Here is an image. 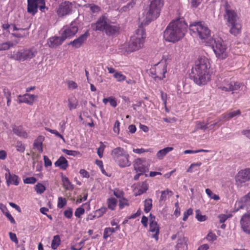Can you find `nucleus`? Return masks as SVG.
<instances>
[{"label": "nucleus", "mask_w": 250, "mask_h": 250, "mask_svg": "<svg viewBox=\"0 0 250 250\" xmlns=\"http://www.w3.org/2000/svg\"><path fill=\"white\" fill-rule=\"evenodd\" d=\"M107 208L104 207H102L100 208L97 209L94 213L96 214L97 218L102 216L106 211Z\"/></svg>", "instance_id": "49"}, {"label": "nucleus", "mask_w": 250, "mask_h": 250, "mask_svg": "<svg viewBox=\"0 0 250 250\" xmlns=\"http://www.w3.org/2000/svg\"><path fill=\"white\" fill-rule=\"evenodd\" d=\"M108 22L104 17L99 18L96 23L92 24V27L94 30L99 31H105Z\"/></svg>", "instance_id": "21"}, {"label": "nucleus", "mask_w": 250, "mask_h": 250, "mask_svg": "<svg viewBox=\"0 0 250 250\" xmlns=\"http://www.w3.org/2000/svg\"><path fill=\"white\" fill-rule=\"evenodd\" d=\"M210 123L209 120H208L207 122L205 123L201 121H197L195 123V128L193 132L196 131L198 129H202L205 130L208 128V125Z\"/></svg>", "instance_id": "31"}, {"label": "nucleus", "mask_w": 250, "mask_h": 250, "mask_svg": "<svg viewBox=\"0 0 250 250\" xmlns=\"http://www.w3.org/2000/svg\"><path fill=\"white\" fill-rule=\"evenodd\" d=\"M173 150L172 147H167L158 151L156 157L159 160H162L166 155Z\"/></svg>", "instance_id": "29"}, {"label": "nucleus", "mask_w": 250, "mask_h": 250, "mask_svg": "<svg viewBox=\"0 0 250 250\" xmlns=\"http://www.w3.org/2000/svg\"><path fill=\"white\" fill-rule=\"evenodd\" d=\"M146 33L142 28L138 29L136 33L131 36L129 42L125 45V51L131 53L142 48L144 46Z\"/></svg>", "instance_id": "5"}, {"label": "nucleus", "mask_w": 250, "mask_h": 250, "mask_svg": "<svg viewBox=\"0 0 250 250\" xmlns=\"http://www.w3.org/2000/svg\"><path fill=\"white\" fill-rule=\"evenodd\" d=\"M10 58L16 61H24L23 50L14 52L12 54H11Z\"/></svg>", "instance_id": "32"}, {"label": "nucleus", "mask_w": 250, "mask_h": 250, "mask_svg": "<svg viewBox=\"0 0 250 250\" xmlns=\"http://www.w3.org/2000/svg\"><path fill=\"white\" fill-rule=\"evenodd\" d=\"M37 182V179L34 177H27L23 179V182L26 184H34Z\"/></svg>", "instance_id": "55"}, {"label": "nucleus", "mask_w": 250, "mask_h": 250, "mask_svg": "<svg viewBox=\"0 0 250 250\" xmlns=\"http://www.w3.org/2000/svg\"><path fill=\"white\" fill-rule=\"evenodd\" d=\"M206 193L210 199H212L215 201H218L220 199L219 196L218 195L213 193L209 188H207L206 189Z\"/></svg>", "instance_id": "46"}, {"label": "nucleus", "mask_w": 250, "mask_h": 250, "mask_svg": "<svg viewBox=\"0 0 250 250\" xmlns=\"http://www.w3.org/2000/svg\"><path fill=\"white\" fill-rule=\"evenodd\" d=\"M232 216V214L230 212H227L225 214H221L218 216L219 222L221 223H224L228 218Z\"/></svg>", "instance_id": "39"}, {"label": "nucleus", "mask_w": 250, "mask_h": 250, "mask_svg": "<svg viewBox=\"0 0 250 250\" xmlns=\"http://www.w3.org/2000/svg\"><path fill=\"white\" fill-rule=\"evenodd\" d=\"M196 218L200 222H204L207 219V217L205 215H202L200 210H196Z\"/></svg>", "instance_id": "50"}, {"label": "nucleus", "mask_w": 250, "mask_h": 250, "mask_svg": "<svg viewBox=\"0 0 250 250\" xmlns=\"http://www.w3.org/2000/svg\"><path fill=\"white\" fill-rule=\"evenodd\" d=\"M16 43H13L10 42H7L0 44V51L6 50L9 49L10 47L14 46Z\"/></svg>", "instance_id": "42"}, {"label": "nucleus", "mask_w": 250, "mask_h": 250, "mask_svg": "<svg viewBox=\"0 0 250 250\" xmlns=\"http://www.w3.org/2000/svg\"><path fill=\"white\" fill-rule=\"evenodd\" d=\"M241 111L240 110H234L229 113L223 114L221 115V118L223 120H229L230 119L235 118L240 116Z\"/></svg>", "instance_id": "28"}, {"label": "nucleus", "mask_w": 250, "mask_h": 250, "mask_svg": "<svg viewBox=\"0 0 250 250\" xmlns=\"http://www.w3.org/2000/svg\"><path fill=\"white\" fill-rule=\"evenodd\" d=\"M206 238L208 241H213L217 239V236L215 233L212 231H209L208 234Z\"/></svg>", "instance_id": "60"}, {"label": "nucleus", "mask_w": 250, "mask_h": 250, "mask_svg": "<svg viewBox=\"0 0 250 250\" xmlns=\"http://www.w3.org/2000/svg\"><path fill=\"white\" fill-rule=\"evenodd\" d=\"M148 185L146 182H142L139 186L138 195H141L145 193L148 189Z\"/></svg>", "instance_id": "34"}, {"label": "nucleus", "mask_w": 250, "mask_h": 250, "mask_svg": "<svg viewBox=\"0 0 250 250\" xmlns=\"http://www.w3.org/2000/svg\"><path fill=\"white\" fill-rule=\"evenodd\" d=\"M133 167L136 172L143 174L148 171V167L146 160L141 158H137L133 161Z\"/></svg>", "instance_id": "14"}, {"label": "nucleus", "mask_w": 250, "mask_h": 250, "mask_svg": "<svg viewBox=\"0 0 250 250\" xmlns=\"http://www.w3.org/2000/svg\"><path fill=\"white\" fill-rule=\"evenodd\" d=\"M64 215L68 219H70L73 215V209L71 208H68L64 211Z\"/></svg>", "instance_id": "61"}, {"label": "nucleus", "mask_w": 250, "mask_h": 250, "mask_svg": "<svg viewBox=\"0 0 250 250\" xmlns=\"http://www.w3.org/2000/svg\"><path fill=\"white\" fill-rule=\"evenodd\" d=\"M78 105V101L75 97H72L68 99V106L70 110L76 109Z\"/></svg>", "instance_id": "33"}, {"label": "nucleus", "mask_w": 250, "mask_h": 250, "mask_svg": "<svg viewBox=\"0 0 250 250\" xmlns=\"http://www.w3.org/2000/svg\"><path fill=\"white\" fill-rule=\"evenodd\" d=\"M207 45L211 46L216 57L220 60H224L228 56V47L226 42L219 38L211 39L207 42Z\"/></svg>", "instance_id": "7"}, {"label": "nucleus", "mask_w": 250, "mask_h": 250, "mask_svg": "<svg viewBox=\"0 0 250 250\" xmlns=\"http://www.w3.org/2000/svg\"><path fill=\"white\" fill-rule=\"evenodd\" d=\"M193 213V210L192 208H189L187 210L184 212L183 220L186 221L187 220L189 216Z\"/></svg>", "instance_id": "57"}, {"label": "nucleus", "mask_w": 250, "mask_h": 250, "mask_svg": "<svg viewBox=\"0 0 250 250\" xmlns=\"http://www.w3.org/2000/svg\"><path fill=\"white\" fill-rule=\"evenodd\" d=\"M244 85L239 82H235L231 78L225 79L219 86V88L224 91H231L243 89Z\"/></svg>", "instance_id": "10"}, {"label": "nucleus", "mask_w": 250, "mask_h": 250, "mask_svg": "<svg viewBox=\"0 0 250 250\" xmlns=\"http://www.w3.org/2000/svg\"><path fill=\"white\" fill-rule=\"evenodd\" d=\"M15 147L18 151L20 152H23L25 150V146L21 142H17Z\"/></svg>", "instance_id": "53"}, {"label": "nucleus", "mask_w": 250, "mask_h": 250, "mask_svg": "<svg viewBox=\"0 0 250 250\" xmlns=\"http://www.w3.org/2000/svg\"><path fill=\"white\" fill-rule=\"evenodd\" d=\"M119 27L118 26L108 23L105 29V33L108 35H114L119 32Z\"/></svg>", "instance_id": "26"}, {"label": "nucleus", "mask_w": 250, "mask_h": 250, "mask_svg": "<svg viewBox=\"0 0 250 250\" xmlns=\"http://www.w3.org/2000/svg\"><path fill=\"white\" fill-rule=\"evenodd\" d=\"M104 148L105 146L102 143H101V146L97 150V154L100 158H102L103 156V152Z\"/></svg>", "instance_id": "62"}, {"label": "nucleus", "mask_w": 250, "mask_h": 250, "mask_svg": "<svg viewBox=\"0 0 250 250\" xmlns=\"http://www.w3.org/2000/svg\"><path fill=\"white\" fill-rule=\"evenodd\" d=\"M111 155L114 161L121 167H125L131 165L129 160V155L127 152L121 147H117L113 149Z\"/></svg>", "instance_id": "9"}, {"label": "nucleus", "mask_w": 250, "mask_h": 250, "mask_svg": "<svg viewBox=\"0 0 250 250\" xmlns=\"http://www.w3.org/2000/svg\"><path fill=\"white\" fill-rule=\"evenodd\" d=\"M113 77L119 82H122L126 80V77L120 72L115 73Z\"/></svg>", "instance_id": "47"}, {"label": "nucleus", "mask_w": 250, "mask_h": 250, "mask_svg": "<svg viewBox=\"0 0 250 250\" xmlns=\"http://www.w3.org/2000/svg\"><path fill=\"white\" fill-rule=\"evenodd\" d=\"M54 165L55 167H59L62 170H66L68 167V161L63 156L60 157Z\"/></svg>", "instance_id": "25"}, {"label": "nucleus", "mask_w": 250, "mask_h": 250, "mask_svg": "<svg viewBox=\"0 0 250 250\" xmlns=\"http://www.w3.org/2000/svg\"><path fill=\"white\" fill-rule=\"evenodd\" d=\"M61 180L63 187L66 190L71 191L73 190L74 186L70 181L68 177L62 174L61 175Z\"/></svg>", "instance_id": "24"}, {"label": "nucleus", "mask_w": 250, "mask_h": 250, "mask_svg": "<svg viewBox=\"0 0 250 250\" xmlns=\"http://www.w3.org/2000/svg\"><path fill=\"white\" fill-rule=\"evenodd\" d=\"M152 220V218H151ZM149 230L151 232H154L152 237L155 238L156 241L158 240V235L159 233V227L156 222L153 220H150L149 225Z\"/></svg>", "instance_id": "23"}, {"label": "nucleus", "mask_w": 250, "mask_h": 250, "mask_svg": "<svg viewBox=\"0 0 250 250\" xmlns=\"http://www.w3.org/2000/svg\"><path fill=\"white\" fill-rule=\"evenodd\" d=\"M78 31V24L76 21H74L69 25L64 26L60 31V34L64 39L71 38L74 36Z\"/></svg>", "instance_id": "12"}, {"label": "nucleus", "mask_w": 250, "mask_h": 250, "mask_svg": "<svg viewBox=\"0 0 250 250\" xmlns=\"http://www.w3.org/2000/svg\"><path fill=\"white\" fill-rule=\"evenodd\" d=\"M213 71L209 60L205 56L199 57L191 69V79L197 85L203 86L211 80Z\"/></svg>", "instance_id": "1"}, {"label": "nucleus", "mask_w": 250, "mask_h": 250, "mask_svg": "<svg viewBox=\"0 0 250 250\" xmlns=\"http://www.w3.org/2000/svg\"><path fill=\"white\" fill-rule=\"evenodd\" d=\"M171 62L170 56L165 55L158 63L150 69V73L155 81L161 80L166 77L165 74L169 69Z\"/></svg>", "instance_id": "3"}, {"label": "nucleus", "mask_w": 250, "mask_h": 250, "mask_svg": "<svg viewBox=\"0 0 250 250\" xmlns=\"http://www.w3.org/2000/svg\"><path fill=\"white\" fill-rule=\"evenodd\" d=\"M23 51L24 61L34 58L37 53L36 50L34 49L23 50Z\"/></svg>", "instance_id": "30"}, {"label": "nucleus", "mask_w": 250, "mask_h": 250, "mask_svg": "<svg viewBox=\"0 0 250 250\" xmlns=\"http://www.w3.org/2000/svg\"><path fill=\"white\" fill-rule=\"evenodd\" d=\"M188 25L184 21L178 19L169 23L164 32L166 41L175 43L181 40L187 31Z\"/></svg>", "instance_id": "2"}, {"label": "nucleus", "mask_w": 250, "mask_h": 250, "mask_svg": "<svg viewBox=\"0 0 250 250\" xmlns=\"http://www.w3.org/2000/svg\"><path fill=\"white\" fill-rule=\"evenodd\" d=\"M189 30L193 35H198L203 42L207 44L211 39L210 30L203 22H194L190 24Z\"/></svg>", "instance_id": "6"}, {"label": "nucleus", "mask_w": 250, "mask_h": 250, "mask_svg": "<svg viewBox=\"0 0 250 250\" xmlns=\"http://www.w3.org/2000/svg\"><path fill=\"white\" fill-rule=\"evenodd\" d=\"M172 191L169 189L162 191L160 198V202H165L168 197L172 194Z\"/></svg>", "instance_id": "35"}, {"label": "nucleus", "mask_w": 250, "mask_h": 250, "mask_svg": "<svg viewBox=\"0 0 250 250\" xmlns=\"http://www.w3.org/2000/svg\"><path fill=\"white\" fill-rule=\"evenodd\" d=\"M63 152L65 153L66 154L70 156H77L78 155L80 154V152L77 151L75 150H68L66 149H63L62 150Z\"/></svg>", "instance_id": "51"}, {"label": "nucleus", "mask_w": 250, "mask_h": 250, "mask_svg": "<svg viewBox=\"0 0 250 250\" xmlns=\"http://www.w3.org/2000/svg\"><path fill=\"white\" fill-rule=\"evenodd\" d=\"M38 96L37 95L27 93L18 96L19 103H26L30 105H32L34 104Z\"/></svg>", "instance_id": "19"}, {"label": "nucleus", "mask_w": 250, "mask_h": 250, "mask_svg": "<svg viewBox=\"0 0 250 250\" xmlns=\"http://www.w3.org/2000/svg\"><path fill=\"white\" fill-rule=\"evenodd\" d=\"M9 235L12 241L15 243L16 244L18 243V240L15 233L10 232H9Z\"/></svg>", "instance_id": "64"}, {"label": "nucleus", "mask_w": 250, "mask_h": 250, "mask_svg": "<svg viewBox=\"0 0 250 250\" xmlns=\"http://www.w3.org/2000/svg\"><path fill=\"white\" fill-rule=\"evenodd\" d=\"M103 102L105 104H107V103L109 102L110 105L113 107H115L117 105L116 100L115 98L112 97H109L107 98L103 99Z\"/></svg>", "instance_id": "36"}, {"label": "nucleus", "mask_w": 250, "mask_h": 250, "mask_svg": "<svg viewBox=\"0 0 250 250\" xmlns=\"http://www.w3.org/2000/svg\"><path fill=\"white\" fill-rule=\"evenodd\" d=\"M144 211L146 213H148L152 208V200L151 199H147L145 201L144 203Z\"/></svg>", "instance_id": "41"}, {"label": "nucleus", "mask_w": 250, "mask_h": 250, "mask_svg": "<svg viewBox=\"0 0 250 250\" xmlns=\"http://www.w3.org/2000/svg\"><path fill=\"white\" fill-rule=\"evenodd\" d=\"M7 173L5 174L6 183L8 186L10 185L18 186L20 182V178L17 175L11 173L9 169H6Z\"/></svg>", "instance_id": "17"}, {"label": "nucleus", "mask_w": 250, "mask_h": 250, "mask_svg": "<svg viewBox=\"0 0 250 250\" xmlns=\"http://www.w3.org/2000/svg\"><path fill=\"white\" fill-rule=\"evenodd\" d=\"M45 130H47V131L50 132L52 134H55V136L61 138L63 140V141H64V139L63 137L60 133H59V132L58 131H57L56 130L51 129H50L48 128H46Z\"/></svg>", "instance_id": "58"}, {"label": "nucleus", "mask_w": 250, "mask_h": 250, "mask_svg": "<svg viewBox=\"0 0 250 250\" xmlns=\"http://www.w3.org/2000/svg\"><path fill=\"white\" fill-rule=\"evenodd\" d=\"M224 18L227 21V25L230 27L229 32L231 34L237 36L240 33L241 22L238 14L234 10L226 7Z\"/></svg>", "instance_id": "4"}, {"label": "nucleus", "mask_w": 250, "mask_h": 250, "mask_svg": "<svg viewBox=\"0 0 250 250\" xmlns=\"http://www.w3.org/2000/svg\"><path fill=\"white\" fill-rule=\"evenodd\" d=\"M120 122L119 121H116L115 122L114 125L113 131L117 134H119L120 133Z\"/></svg>", "instance_id": "63"}, {"label": "nucleus", "mask_w": 250, "mask_h": 250, "mask_svg": "<svg viewBox=\"0 0 250 250\" xmlns=\"http://www.w3.org/2000/svg\"><path fill=\"white\" fill-rule=\"evenodd\" d=\"M64 41V40L62 36L60 37L55 36L50 38L47 40V44L49 47L55 48L61 45Z\"/></svg>", "instance_id": "22"}, {"label": "nucleus", "mask_w": 250, "mask_h": 250, "mask_svg": "<svg viewBox=\"0 0 250 250\" xmlns=\"http://www.w3.org/2000/svg\"><path fill=\"white\" fill-rule=\"evenodd\" d=\"M45 4V0H27V12L34 15L37 13L38 8L42 12H44Z\"/></svg>", "instance_id": "11"}, {"label": "nucleus", "mask_w": 250, "mask_h": 250, "mask_svg": "<svg viewBox=\"0 0 250 250\" xmlns=\"http://www.w3.org/2000/svg\"><path fill=\"white\" fill-rule=\"evenodd\" d=\"M240 226L242 229L246 233L250 234V212H248L243 215L240 219Z\"/></svg>", "instance_id": "16"}, {"label": "nucleus", "mask_w": 250, "mask_h": 250, "mask_svg": "<svg viewBox=\"0 0 250 250\" xmlns=\"http://www.w3.org/2000/svg\"><path fill=\"white\" fill-rule=\"evenodd\" d=\"M13 132L17 136L23 138H27L28 137L27 132L24 130L22 126H15L13 128Z\"/></svg>", "instance_id": "27"}, {"label": "nucleus", "mask_w": 250, "mask_h": 250, "mask_svg": "<svg viewBox=\"0 0 250 250\" xmlns=\"http://www.w3.org/2000/svg\"><path fill=\"white\" fill-rule=\"evenodd\" d=\"M117 230L115 228H106L104 229L103 237L104 239H107L109 237L112 233Z\"/></svg>", "instance_id": "40"}, {"label": "nucleus", "mask_w": 250, "mask_h": 250, "mask_svg": "<svg viewBox=\"0 0 250 250\" xmlns=\"http://www.w3.org/2000/svg\"><path fill=\"white\" fill-rule=\"evenodd\" d=\"M149 9L146 13L144 20L145 24H148L157 18L164 5V0H149Z\"/></svg>", "instance_id": "8"}, {"label": "nucleus", "mask_w": 250, "mask_h": 250, "mask_svg": "<svg viewBox=\"0 0 250 250\" xmlns=\"http://www.w3.org/2000/svg\"><path fill=\"white\" fill-rule=\"evenodd\" d=\"M19 32L18 33H12V35L16 38H21L26 37L28 34L27 32H25L24 29H19L18 30Z\"/></svg>", "instance_id": "44"}, {"label": "nucleus", "mask_w": 250, "mask_h": 250, "mask_svg": "<svg viewBox=\"0 0 250 250\" xmlns=\"http://www.w3.org/2000/svg\"><path fill=\"white\" fill-rule=\"evenodd\" d=\"M133 152L137 153V154H142L143 153L145 152H152V149L148 148V149H144L143 148H133Z\"/></svg>", "instance_id": "52"}, {"label": "nucleus", "mask_w": 250, "mask_h": 250, "mask_svg": "<svg viewBox=\"0 0 250 250\" xmlns=\"http://www.w3.org/2000/svg\"><path fill=\"white\" fill-rule=\"evenodd\" d=\"M236 182L242 184L250 180V169L246 168L240 171L236 176Z\"/></svg>", "instance_id": "18"}, {"label": "nucleus", "mask_w": 250, "mask_h": 250, "mask_svg": "<svg viewBox=\"0 0 250 250\" xmlns=\"http://www.w3.org/2000/svg\"><path fill=\"white\" fill-rule=\"evenodd\" d=\"M223 120V119H222L221 116L218 119V120L216 122H214L212 123V121H210V123L208 125V128L209 130H212L214 129L216 126L219 127L221 124H219V122H220L221 121Z\"/></svg>", "instance_id": "43"}, {"label": "nucleus", "mask_w": 250, "mask_h": 250, "mask_svg": "<svg viewBox=\"0 0 250 250\" xmlns=\"http://www.w3.org/2000/svg\"><path fill=\"white\" fill-rule=\"evenodd\" d=\"M61 243V239L58 235H55L53 237V240L51 243V248L52 249L55 250L56 249L58 246L60 245Z\"/></svg>", "instance_id": "38"}, {"label": "nucleus", "mask_w": 250, "mask_h": 250, "mask_svg": "<svg viewBox=\"0 0 250 250\" xmlns=\"http://www.w3.org/2000/svg\"><path fill=\"white\" fill-rule=\"evenodd\" d=\"M46 188L45 186L41 183H38L35 187V190L38 194H42L44 192Z\"/></svg>", "instance_id": "45"}, {"label": "nucleus", "mask_w": 250, "mask_h": 250, "mask_svg": "<svg viewBox=\"0 0 250 250\" xmlns=\"http://www.w3.org/2000/svg\"><path fill=\"white\" fill-rule=\"evenodd\" d=\"M67 204V201L65 198L62 197H59L58 199L57 207L59 208H63Z\"/></svg>", "instance_id": "48"}, {"label": "nucleus", "mask_w": 250, "mask_h": 250, "mask_svg": "<svg viewBox=\"0 0 250 250\" xmlns=\"http://www.w3.org/2000/svg\"><path fill=\"white\" fill-rule=\"evenodd\" d=\"M73 4L69 1L61 3L57 10V13L59 17H63L72 13Z\"/></svg>", "instance_id": "13"}, {"label": "nucleus", "mask_w": 250, "mask_h": 250, "mask_svg": "<svg viewBox=\"0 0 250 250\" xmlns=\"http://www.w3.org/2000/svg\"><path fill=\"white\" fill-rule=\"evenodd\" d=\"M128 201L124 198H121L119 201V207L120 208H124L125 206H129Z\"/></svg>", "instance_id": "54"}, {"label": "nucleus", "mask_w": 250, "mask_h": 250, "mask_svg": "<svg viewBox=\"0 0 250 250\" xmlns=\"http://www.w3.org/2000/svg\"><path fill=\"white\" fill-rule=\"evenodd\" d=\"M88 36L89 33L87 31L86 32H85L83 34L80 36L79 38L75 39L72 42H71L69 43V45H72V47L75 48H79L86 41Z\"/></svg>", "instance_id": "20"}, {"label": "nucleus", "mask_w": 250, "mask_h": 250, "mask_svg": "<svg viewBox=\"0 0 250 250\" xmlns=\"http://www.w3.org/2000/svg\"><path fill=\"white\" fill-rule=\"evenodd\" d=\"M84 209L83 208L79 207L76 209L75 212V215L77 217L80 218L82 215L84 214Z\"/></svg>", "instance_id": "59"}, {"label": "nucleus", "mask_w": 250, "mask_h": 250, "mask_svg": "<svg viewBox=\"0 0 250 250\" xmlns=\"http://www.w3.org/2000/svg\"><path fill=\"white\" fill-rule=\"evenodd\" d=\"M250 207V191L241 200L236 202L234 211H237L241 209L248 208Z\"/></svg>", "instance_id": "15"}, {"label": "nucleus", "mask_w": 250, "mask_h": 250, "mask_svg": "<svg viewBox=\"0 0 250 250\" xmlns=\"http://www.w3.org/2000/svg\"><path fill=\"white\" fill-rule=\"evenodd\" d=\"M86 6L87 7L89 8L90 11L93 13H97L100 10V8L99 6L94 4H88Z\"/></svg>", "instance_id": "56"}, {"label": "nucleus", "mask_w": 250, "mask_h": 250, "mask_svg": "<svg viewBox=\"0 0 250 250\" xmlns=\"http://www.w3.org/2000/svg\"><path fill=\"white\" fill-rule=\"evenodd\" d=\"M108 208L111 210H114L117 206V200L114 198H110L107 201Z\"/></svg>", "instance_id": "37"}]
</instances>
